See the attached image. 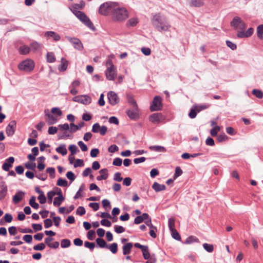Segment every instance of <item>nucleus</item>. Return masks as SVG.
<instances>
[{"label":"nucleus","mask_w":263,"mask_h":263,"mask_svg":"<svg viewBox=\"0 0 263 263\" xmlns=\"http://www.w3.org/2000/svg\"><path fill=\"white\" fill-rule=\"evenodd\" d=\"M254 32V29L252 27L249 28L246 31H238L237 34V36L238 38H245L251 36Z\"/></svg>","instance_id":"obj_14"},{"label":"nucleus","mask_w":263,"mask_h":263,"mask_svg":"<svg viewBox=\"0 0 263 263\" xmlns=\"http://www.w3.org/2000/svg\"><path fill=\"white\" fill-rule=\"evenodd\" d=\"M82 7L80 6V4H75L72 6V8L70 9L73 13L76 15L77 14V12H80V11L78 10L79 9H82Z\"/></svg>","instance_id":"obj_47"},{"label":"nucleus","mask_w":263,"mask_h":263,"mask_svg":"<svg viewBox=\"0 0 263 263\" xmlns=\"http://www.w3.org/2000/svg\"><path fill=\"white\" fill-rule=\"evenodd\" d=\"M228 139L227 136L225 134H220L217 136V140L218 142H221L226 141Z\"/></svg>","instance_id":"obj_49"},{"label":"nucleus","mask_w":263,"mask_h":263,"mask_svg":"<svg viewBox=\"0 0 263 263\" xmlns=\"http://www.w3.org/2000/svg\"><path fill=\"white\" fill-rule=\"evenodd\" d=\"M153 26L159 31H167L171 28L168 21L166 16L160 13L155 14L152 19Z\"/></svg>","instance_id":"obj_1"},{"label":"nucleus","mask_w":263,"mask_h":263,"mask_svg":"<svg viewBox=\"0 0 263 263\" xmlns=\"http://www.w3.org/2000/svg\"><path fill=\"white\" fill-rule=\"evenodd\" d=\"M96 242L98 245L101 248H108V245H107L106 242L102 238H97L96 239Z\"/></svg>","instance_id":"obj_34"},{"label":"nucleus","mask_w":263,"mask_h":263,"mask_svg":"<svg viewBox=\"0 0 263 263\" xmlns=\"http://www.w3.org/2000/svg\"><path fill=\"white\" fill-rule=\"evenodd\" d=\"M57 184L60 186L66 187L68 186L67 181L61 178L58 179Z\"/></svg>","instance_id":"obj_36"},{"label":"nucleus","mask_w":263,"mask_h":263,"mask_svg":"<svg viewBox=\"0 0 263 263\" xmlns=\"http://www.w3.org/2000/svg\"><path fill=\"white\" fill-rule=\"evenodd\" d=\"M133 243L131 242L127 243L123 246V253L124 255H127L130 253L133 247Z\"/></svg>","instance_id":"obj_24"},{"label":"nucleus","mask_w":263,"mask_h":263,"mask_svg":"<svg viewBox=\"0 0 263 263\" xmlns=\"http://www.w3.org/2000/svg\"><path fill=\"white\" fill-rule=\"evenodd\" d=\"M68 149L70 151L72 155L76 154L78 151V147L74 144L69 145Z\"/></svg>","instance_id":"obj_56"},{"label":"nucleus","mask_w":263,"mask_h":263,"mask_svg":"<svg viewBox=\"0 0 263 263\" xmlns=\"http://www.w3.org/2000/svg\"><path fill=\"white\" fill-rule=\"evenodd\" d=\"M78 144L80 147L82 151L86 152L87 151V146L83 141H79Z\"/></svg>","instance_id":"obj_63"},{"label":"nucleus","mask_w":263,"mask_h":263,"mask_svg":"<svg viewBox=\"0 0 263 263\" xmlns=\"http://www.w3.org/2000/svg\"><path fill=\"white\" fill-rule=\"evenodd\" d=\"M14 162V158L10 157L7 159L2 165V168L5 171H9L10 168L12 166V164Z\"/></svg>","instance_id":"obj_17"},{"label":"nucleus","mask_w":263,"mask_h":263,"mask_svg":"<svg viewBox=\"0 0 263 263\" xmlns=\"http://www.w3.org/2000/svg\"><path fill=\"white\" fill-rule=\"evenodd\" d=\"M162 98L160 96H155L153 99L152 104L150 106L152 111L160 110L162 108Z\"/></svg>","instance_id":"obj_7"},{"label":"nucleus","mask_w":263,"mask_h":263,"mask_svg":"<svg viewBox=\"0 0 263 263\" xmlns=\"http://www.w3.org/2000/svg\"><path fill=\"white\" fill-rule=\"evenodd\" d=\"M127 99L128 102L131 105H132V106L137 105V103H136V101L135 100V99H134L132 95H131L130 94L127 95Z\"/></svg>","instance_id":"obj_42"},{"label":"nucleus","mask_w":263,"mask_h":263,"mask_svg":"<svg viewBox=\"0 0 263 263\" xmlns=\"http://www.w3.org/2000/svg\"><path fill=\"white\" fill-rule=\"evenodd\" d=\"M30 51V48L27 46H21L19 48V52L21 54H27Z\"/></svg>","instance_id":"obj_31"},{"label":"nucleus","mask_w":263,"mask_h":263,"mask_svg":"<svg viewBox=\"0 0 263 263\" xmlns=\"http://www.w3.org/2000/svg\"><path fill=\"white\" fill-rule=\"evenodd\" d=\"M220 130V127L219 126H215L210 130V134L212 136H216L217 133Z\"/></svg>","instance_id":"obj_43"},{"label":"nucleus","mask_w":263,"mask_h":263,"mask_svg":"<svg viewBox=\"0 0 263 263\" xmlns=\"http://www.w3.org/2000/svg\"><path fill=\"white\" fill-rule=\"evenodd\" d=\"M149 149L152 151L157 152H165L166 149L165 147L159 145H154L151 146L149 147Z\"/></svg>","instance_id":"obj_25"},{"label":"nucleus","mask_w":263,"mask_h":263,"mask_svg":"<svg viewBox=\"0 0 263 263\" xmlns=\"http://www.w3.org/2000/svg\"><path fill=\"white\" fill-rule=\"evenodd\" d=\"M7 186L5 183L2 182L0 183V197H5L7 195Z\"/></svg>","instance_id":"obj_23"},{"label":"nucleus","mask_w":263,"mask_h":263,"mask_svg":"<svg viewBox=\"0 0 263 263\" xmlns=\"http://www.w3.org/2000/svg\"><path fill=\"white\" fill-rule=\"evenodd\" d=\"M29 204L33 208L37 209L39 207L37 203L35 202V198H30L29 200Z\"/></svg>","instance_id":"obj_54"},{"label":"nucleus","mask_w":263,"mask_h":263,"mask_svg":"<svg viewBox=\"0 0 263 263\" xmlns=\"http://www.w3.org/2000/svg\"><path fill=\"white\" fill-rule=\"evenodd\" d=\"M203 248L208 252H212L213 251V246L211 244L205 243L203 245Z\"/></svg>","instance_id":"obj_46"},{"label":"nucleus","mask_w":263,"mask_h":263,"mask_svg":"<svg viewBox=\"0 0 263 263\" xmlns=\"http://www.w3.org/2000/svg\"><path fill=\"white\" fill-rule=\"evenodd\" d=\"M25 167L27 168L30 169L31 170L35 171V167H36V164L35 163H33V162H32V163L28 162L25 164Z\"/></svg>","instance_id":"obj_58"},{"label":"nucleus","mask_w":263,"mask_h":263,"mask_svg":"<svg viewBox=\"0 0 263 263\" xmlns=\"http://www.w3.org/2000/svg\"><path fill=\"white\" fill-rule=\"evenodd\" d=\"M107 249L113 253L116 254L118 251V244L116 242L112 243L109 246H108Z\"/></svg>","instance_id":"obj_37"},{"label":"nucleus","mask_w":263,"mask_h":263,"mask_svg":"<svg viewBox=\"0 0 263 263\" xmlns=\"http://www.w3.org/2000/svg\"><path fill=\"white\" fill-rule=\"evenodd\" d=\"M76 16L89 28L92 30H95V27L92 23L84 12L82 11L77 12Z\"/></svg>","instance_id":"obj_6"},{"label":"nucleus","mask_w":263,"mask_h":263,"mask_svg":"<svg viewBox=\"0 0 263 263\" xmlns=\"http://www.w3.org/2000/svg\"><path fill=\"white\" fill-rule=\"evenodd\" d=\"M107 172L108 170L107 168H103L101 170L99 171V173L101 174V175L97 177V179L99 181L106 179L108 177Z\"/></svg>","instance_id":"obj_21"},{"label":"nucleus","mask_w":263,"mask_h":263,"mask_svg":"<svg viewBox=\"0 0 263 263\" xmlns=\"http://www.w3.org/2000/svg\"><path fill=\"white\" fill-rule=\"evenodd\" d=\"M197 112H198L197 111V108L195 107V105H193L190 110L189 116L190 118L194 119L196 117Z\"/></svg>","instance_id":"obj_33"},{"label":"nucleus","mask_w":263,"mask_h":263,"mask_svg":"<svg viewBox=\"0 0 263 263\" xmlns=\"http://www.w3.org/2000/svg\"><path fill=\"white\" fill-rule=\"evenodd\" d=\"M102 204L105 210L109 211L111 209L110 203L109 200L104 199L102 201Z\"/></svg>","instance_id":"obj_40"},{"label":"nucleus","mask_w":263,"mask_h":263,"mask_svg":"<svg viewBox=\"0 0 263 263\" xmlns=\"http://www.w3.org/2000/svg\"><path fill=\"white\" fill-rule=\"evenodd\" d=\"M72 101L79 102L84 105H88L91 103V98L88 95H82L75 96L72 98Z\"/></svg>","instance_id":"obj_8"},{"label":"nucleus","mask_w":263,"mask_h":263,"mask_svg":"<svg viewBox=\"0 0 263 263\" xmlns=\"http://www.w3.org/2000/svg\"><path fill=\"white\" fill-rule=\"evenodd\" d=\"M119 147L115 144L111 145L108 148V151L109 153H114L118 151Z\"/></svg>","instance_id":"obj_57"},{"label":"nucleus","mask_w":263,"mask_h":263,"mask_svg":"<svg viewBox=\"0 0 263 263\" xmlns=\"http://www.w3.org/2000/svg\"><path fill=\"white\" fill-rule=\"evenodd\" d=\"M153 189L156 191V192H160L161 191H163L165 189V186L164 184H160L158 183V182H154L152 185Z\"/></svg>","instance_id":"obj_26"},{"label":"nucleus","mask_w":263,"mask_h":263,"mask_svg":"<svg viewBox=\"0 0 263 263\" xmlns=\"http://www.w3.org/2000/svg\"><path fill=\"white\" fill-rule=\"evenodd\" d=\"M86 211L84 207L83 206H79L76 211V213L78 215H79L80 216H82L85 214Z\"/></svg>","instance_id":"obj_60"},{"label":"nucleus","mask_w":263,"mask_h":263,"mask_svg":"<svg viewBox=\"0 0 263 263\" xmlns=\"http://www.w3.org/2000/svg\"><path fill=\"white\" fill-rule=\"evenodd\" d=\"M182 171L179 166L176 167L175 172L174 175V179L177 178L178 177L181 176L182 174Z\"/></svg>","instance_id":"obj_50"},{"label":"nucleus","mask_w":263,"mask_h":263,"mask_svg":"<svg viewBox=\"0 0 263 263\" xmlns=\"http://www.w3.org/2000/svg\"><path fill=\"white\" fill-rule=\"evenodd\" d=\"M172 237L177 240H181V237L179 235V234L178 233L177 230L176 229H174L173 230L171 231Z\"/></svg>","instance_id":"obj_44"},{"label":"nucleus","mask_w":263,"mask_h":263,"mask_svg":"<svg viewBox=\"0 0 263 263\" xmlns=\"http://www.w3.org/2000/svg\"><path fill=\"white\" fill-rule=\"evenodd\" d=\"M175 219L173 218H170L168 220V227L170 231L176 229L175 228Z\"/></svg>","instance_id":"obj_48"},{"label":"nucleus","mask_w":263,"mask_h":263,"mask_svg":"<svg viewBox=\"0 0 263 263\" xmlns=\"http://www.w3.org/2000/svg\"><path fill=\"white\" fill-rule=\"evenodd\" d=\"M68 62L65 58H62L61 61V64L59 66L58 69L60 71H64L67 69Z\"/></svg>","instance_id":"obj_22"},{"label":"nucleus","mask_w":263,"mask_h":263,"mask_svg":"<svg viewBox=\"0 0 263 263\" xmlns=\"http://www.w3.org/2000/svg\"><path fill=\"white\" fill-rule=\"evenodd\" d=\"M204 4V0H191L190 5L192 6L199 7Z\"/></svg>","instance_id":"obj_30"},{"label":"nucleus","mask_w":263,"mask_h":263,"mask_svg":"<svg viewBox=\"0 0 263 263\" xmlns=\"http://www.w3.org/2000/svg\"><path fill=\"white\" fill-rule=\"evenodd\" d=\"M122 160L120 158H116L114 159L112 164L115 166H120L122 165Z\"/></svg>","instance_id":"obj_61"},{"label":"nucleus","mask_w":263,"mask_h":263,"mask_svg":"<svg viewBox=\"0 0 263 263\" xmlns=\"http://www.w3.org/2000/svg\"><path fill=\"white\" fill-rule=\"evenodd\" d=\"M256 31L257 37L260 40H263V24L257 27Z\"/></svg>","instance_id":"obj_29"},{"label":"nucleus","mask_w":263,"mask_h":263,"mask_svg":"<svg viewBox=\"0 0 263 263\" xmlns=\"http://www.w3.org/2000/svg\"><path fill=\"white\" fill-rule=\"evenodd\" d=\"M84 189H85V185L84 184H82L80 186L79 191L77 192V193L74 197H81L83 196V195L82 194V192L84 190Z\"/></svg>","instance_id":"obj_53"},{"label":"nucleus","mask_w":263,"mask_h":263,"mask_svg":"<svg viewBox=\"0 0 263 263\" xmlns=\"http://www.w3.org/2000/svg\"><path fill=\"white\" fill-rule=\"evenodd\" d=\"M105 76L106 79L109 81L115 80L116 76V67H107L105 71Z\"/></svg>","instance_id":"obj_12"},{"label":"nucleus","mask_w":263,"mask_h":263,"mask_svg":"<svg viewBox=\"0 0 263 263\" xmlns=\"http://www.w3.org/2000/svg\"><path fill=\"white\" fill-rule=\"evenodd\" d=\"M138 23V20L137 17H133L130 18L126 23L127 27H134Z\"/></svg>","instance_id":"obj_32"},{"label":"nucleus","mask_w":263,"mask_h":263,"mask_svg":"<svg viewBox=\"0 0 263 263\" xmlns=\"http://www.w3.org/2000/svg\"><path fill=\"white\" fill-rule=\"evenodd\" d=\"M47 61L48 63H53L55 61V58L53 52H48L46 55Z\"/></svg>","instance_id":"obj_35"},{"label":"nucleus","mask_w":263,"mask_h":263,"mask_svg":"<svg viewBox=\"0 0 263 263\" xmlns=\"http://www.w3.org/2000/svg\"><path fill=\"white\" fill-rule=\"evenodd\" d=\"M231 26L238 31H243L246 28V25L243 21L238 16H235L231 22Z\"/></svg>","instance_id":"obj_5"},{"label":"nucleus","mask_w":263,"mask_h":263,"mask_svg":"<svg viewBox=\"0 0 263 263\" xmlns=\"http://www.w3.org/2000/svg\"><path fill=\"white\" fill-rule=\"evenodd\" d=\"M45 114L46 117L47 118V122L49 125L55 124L58 122V119L53 115L50 114L48 110H45Z\"/></svg>","instance_id":"obj_18"},{"label":"nucleus","mask_w":263,"mask_h":263,"mask_svg":"<svg viewBox=\"0 0 263 263\" xmlns=\"http://www.w3.org/2000/svg\"><path fill=\"white\" fill-rule=\"evenodd\" d=\"M126 114L132 120H137L139 117V113L138 105L133 106L132 108L126 110Z\"/></svg>","instance_id":"obj_9"},{"label":"nucleus","mask_w":263,"mask_h":263,"mask_svg":"<svg viewBox=\"0 0 263 263\" xmlns=\"http://www.w3.org/2000/svg\"><path fill=\"white\" fill-rule=\"evenodd\" d=\"M30 46V50H32L34 51L40 50L42 48V45L35 41L32 42Z\"/></svg>","instance_id":"obj_28"},{"label":"nucleus","mask_w":263,"mask_h":263,"mask_svg":"<svg viewBox=\"0 0 263 263\" xmlns=\"http://www.w3.org/2000/svg\"><path fill=\"white\" fill-rule=\"evenodd\" d=\"M45 36L47 39H50V38L53 39V41L55 42L59 41L61 40V36L60 35L58 34L57 33L52 31H47L44 34Z\"/></svg>","instance_id":"obj_15"},{"label":"nucleus","mask_w":263,"mask_h":263,"mask_svg":"<svg viewBox=\"0 0 263 263\" xmlns=\"http://www.w3.org/2000/svg\"><path fill=\"white\" fill-rule=\"evenodd\" d=\"M111 17L115 22H122L128 17V12L125 8L119 7V4L116 3Z\"/></svg>","instance_id":"obj_2"},{"label":"nucleus","mask_w":263,"mask_h":263,"mask_svg":"<svg viewBox=\"0 0 263 263\" xmlns=\"http://www.w3.org/2000/svg\"><path fill=\"white\" fill-rule=\"evenodd\" d=\"M84 122L82 121L78 125H75L73 123L70 124V132L71 133H75L80 128L83 127L84 126Z\"/></svg>","instance_id":"obj_20"},{"label":"nucleus","mask_w":263,"mask_h":263,"mask_svg":"<svg viewBox=\"0 0 263 263\" xmlns=\"http://www.w3.org/2000/svg\"><path fill=\"white\" fill-rule=\"evenodd\" d=\"M84 246L86 248L89 249L91 251L93 250L95 247V243L94 242H90L89 241H85Z\"/></svg>","instance_id":"obj_55"},{"label":"nucleus","mask_w":263,"mask_h":263,"mask_svg":"<svg viewBox=\"0 0 263 263\" xmlns=\"http://www.w3.org/2000/svg\"><path fill=\"white\" fill-rule=\"evenodd\" d=\"M252 93L258 99H261L263 97V92L259 89H254L252 90Z\"/></svg>","instance_id":"obj_38"},{"label":"nucleus","mask_w":263,"mask_h":263,"mask_svg":"<svg viewBox=\"0 0 263 263\" xmlns=\"http://www.w3.org/2000/svg\"><path fill=\"white\" fill-rule=\"evenodd\" d=\"M45 245L43 243H40L33 247V249L36 251L43 250L45 248Z\"/></svg>","instance_id":"obj_52"},{"label":"nucleus","mask_w":263,"mask_h":263,"mask_svg":"<svg viewBox=\"0 0 263 263\" xmlns=\"http://www.w3.org/2000/svg\"><path fill=\"white\" fill-rule=\"evenodd\" d=\"M70 42L72 44L73 47L79 50H82L83 48V46L81 41L78 38H71Z\"/></svg>","instance_id":"obj_19"},{"label":"nucleus","mask_w":263,"mask_h":263,"mask_svg":"<svg viewBox=\"0 0 263 263\" xmlns=\"http://www.w3.org/2000/svg\"><path fill=\"white\" fill-rule=\"evenodd\" d=\"M71 245L70 241L68 239H64L61 240V246L63 248H68Z\"/></svg>","instance_id":"obj_39"},{"label":"nucleus","mask_w":263,"mask_h":263,"mask_svg":"<svg viewBox=\"0 0 263 263\" xmlns=\"http://www.w3.org/2000/svg\"><path fill=\"white\" fill-rule=\"evenodd\" d=\"M115 231L117 233H122L125 232V229L122 226L116 225L115 226Z\"/></svg>","instance_id":"obj_62"},{"label":"nucleus","mask_w":263,"mask_h":263,"mask_svg":"<svg viewBox=\"0 0 263 263\" xmlns=\"http://www.w3.org/2000/svg\"><path fill=\"white\" fill-rule=\"evenodd\" d=\"M34 67V62L30 60L27 59L21 62L18 65V68L20 70L24 71L25 72H30L32 71Z\"/></svg>","instance_id":"obj_4"},{"label":"nucleus","mask_w":263,"mask_h":263,"mask_svg":"<svg viewBox=\"0 0 263 263\" xmlns=\"http://www.w3.org/2000/svg\"><path fill=\"white\" fill-rule=\"evenodd\" d=\"M114 180L116 181L120 182L123 180L120 172H117L114 174Z\"/></svg>","instance_id":"obj_59"},{"label":"nucleus","mask_w":263,"mask_h":263,"mask_svg":"<svg viewBox=\"0 0 263 263\" xmlns=\"http://www.w3.org/2000/svg\"><path fill=\"white\" fill-rule=\"evenodd\" d=\"M142 254L144 258L145 259H148L149 257H151L152 256L151 255L149 251H148V247H146L142 251Z\"/></svg>","instance_id":"obj_41"},{"label":"nucleus","mask_w":263,"mask_h":263,"mask_svg":"<svg viewBox=\"0 0 263 263\" xmlns=\"http://www.w3.org/2000/svg\"><path fill=\"white\" fill-rule=\"evenodd\" d=\"M205 144L207 145L213 146L215 145V142L211 137H208L205 140Z\"/></svg>","instance_id":"obj_64"},{"label":"nucleus","mask_w":263,"mask_h":263,"mask_svg":"<svg viewBox=\"0 0 263 263\" xmlns=\"http://www.w3.org/2000/svg\"><path fill=\"white\" fill-rule=\"evenodd\" d=\"M16 127V122L15 120L11 121L6 128V133L8 137L12 136L15 131Z\"/></svg>","instance_id":"obj_11"},{"label":"nucleus","mask_w":263,"mask_h":263,"mask_svg":"<svg viewBox=\"0 0 263 263\" xmlns=\"http://www.w3.org/2000/svg\"><path fill=\"white\" fill-rule=\"evenodd\" d=\"M165 118L161 113H154L149 117V121L155 124L163 122Z\"/></svg>","instance_id":"obj_10"},{"label":"nucleus","mask_w":263,"mask_h":263,"mask_svg":"<svg viewBox=\"0 0 263 263\" xmlns=\"http://www.w3.org/2000/svg\"><path fill=\"white\" fill-rule=\"evenodd\" d=\"M194 242H198V239L195 236H190L185 240V243L187 244L191 243Z\"/></svg>","instance_id":"obj_45"},{"label":"nucleus","mask_w":263,"mask_h":263,"mask_svg":"<svg viewBox=\"0 0 263 263\" xmlns=\"http://www.w3.org/2000/svg\"><path fill=\"white\" fill-rule=\"evenodd\" d=\"M51 112L52 114H56L58 116H61L62 112L61 109L58 107H53L51 108Z\"/></svg>","instance_id":"obj_51"},{"label":"nucleus","mask_w":263,"mask_h":263,"mask_svg":"<svg viewBox=\"0 0 263 263\" xmlns=\"http://www.w3.org/2000/svg\"><path fill=\"white\" fill-rule=\"evenodd\" d=\"M116 2H106L102 4L99 7V13L102 15H112Z\"/></svg>","instance_id":"obj_3"},{"label":"nucleus","mask_w":263,"mask_h":263,"mask_svg":"<svg viewBox=\"0 0 263 263\" xmlns=\"http://www.w3.org/2000/svg\"><path fill=\"white\" fill-rule=\"evenodd\" d=\"M107 98L109 103L111 105H115L119 102V98L116 93L110 91L107 93Z\"/></svg>","instance_id":"obj_13"},{"label":"nucleus","mask_w":263,"mask_h":263,"mask_svg":"<svg viewBox=\"0 0 263 263\" xmlns=\"http://www.w3.org/2000/svg\"><path fill=\"white\" fill-rule=\"evenodd\" d=\"M55 151L57 153L62 154L63 156L66 155L67 153V151L65 144L60 145L56 148Z\"/></svg>","instance_id":"obj_27"},{"label":"nucleus","mask_w":263,"mask_h":263,"mask_svg":"<svg viewBox=\"0 0 263 263\" xmlns=\"http://www.w3.org/2000/svg\"><path fill=\"white\" fill-rule=\"evenodd\" d=\"M55 195H58V197H63L61 189L58 187H54L52 190L48 192L47 197H53Z\"/></svg>","instance_id":"obj_16"}]
</instances>
